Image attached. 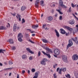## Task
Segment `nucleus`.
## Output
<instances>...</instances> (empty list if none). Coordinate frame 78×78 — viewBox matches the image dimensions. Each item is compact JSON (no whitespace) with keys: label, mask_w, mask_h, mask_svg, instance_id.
Returning a JSON list of instances; mask_svg holds the SVG:
<instances>
[{"label":"nucleus","mask_w":78,"mask_h":78,"mask_svg":"<svg viewBox=\"0 0 78 78\" xmlns=\"http://www.w3.org/2000/svg\"><path fill=\"white\" fill-rule=\"evenodd\" d=\"M59 5L58 6V9H60V10H61V6L62 8H67V6L63 4L64 3L63 2V1L62 0H59Z\"/></svg>","instance_id":"nucleus-1"},{"label":"nucleus","mask_w":78,"mask_h":78,"mask_svg":"<svg viewBox=\"0 0 78 78\" xmlns=\"http://www.w3.org/2000/svg\"><path fill=\"white\" fill-rule=\"evenodd\" d=\"M62 59L64 62H67V57L66 55H63L62 56Z\"/></svg>","instance_id":"nucleus-2"},{"label":"nucleus","mask_w":78,"mask_h":78,"mask_svg":"<svg viewBox=\"0 0 78 78\" xmlns=\"http://www.w3.org/2000/svg\"><path fill=\"white\" fill-rule=\"evenodd\" d=\"M73 45V42H72V41L71 40H69V44L67 46V49H68L70 47H71L72 45Z\"/></svg>","instance_id":"nucleus-3"},{"label":"nucleus","mask_w":78,"mask_h":78,"mask_svg":"<svg viewBox=\"0 0 78 78\" xmlns=\"http://www.w3.org/2000/svg\"><path fill=\"white\" fill-rule=\"evenodd\" d=\"M46 61H47V59L46 58H44L43 59V60L41 62V64L42 65H45V64H46L45 62H46Z\"/></svg>","instance_id":"nucleus-4"},{"label":"nucleus","mask_w":78,"mask_h":78,"mask_svg":"<svg viewBox=\"0 0 78 78\" xmlns=\"http://www.w3.org/2000/svg\"><path fill=\"white\" fill-rule=\"evenodd\" d=\"M59 51L58 49H56L54 51V53L56 55H59Z\"/></svg>","instance_id":"nucleus-5"},{"label":"nucleus","mask_w":78,"mask_h":78,"mask_svg":"<svg viewBox=\"0 0 78 78\" xmlns=\"http://www.w3.org/2000/svg\"><path fill=\"white\" fill-rule=\"evenodd\" d=\"M78 59V56L77 55H74L73 56V60H77Z\"/></svg>","instance_id":"nucleus-6"},{"label":"nucleus","mask_w":78,"mask_h":78,"mask_svg":"<svg viewBox=\"0 0 78 78\" xmlns=\"http://www.w3.org/2000/svg\"><path fill=\"white\" fill-rule=\"evenodd\" d=\"M65 28H66L67 30H69V31L70 32H72V30H73V29L72 28L67 26H65Z\"/></svg>","instance_id":"nucleus-7"},{"label":"nucleus","mask_w":78,"mask_h":78,"mask_svg":"<svg viewBox=\"0 0 78 78\" xmlns=\"http://www.w3.org/2000/svg\"><path fill=\"white\" fill-rule=\"evenodd\" d=\"M69 24H70V25H73L75 23V22L73 20H69Z\"/></svg>","instance_id":"nucleus-8"},{"label":"nucleus","mask_w":78,"mask_h":78,"mask_svg":"<svg viewBox=\"0 0 78 78\" xmlns=\"http://www.w3.org/2000/svg\"><path fill=\"white\" fill-rule=\"evenodd\" d=\"M44 49H45L46 50H47V51H48V52H49V51H50V52H51V53H53L51 49L49 48H44Z\"/></svg>","instance_id":"nucleus-9"},{"label":"nucleus","mask_w":78,"mask_h":78,"mask_svg":"<svg viewBox=\"0 0 78 78\" xmlns=\"http://www.w3.org/2000/svg\"><path fill=\"white\" fill-rule=\"evenodd\" d=\"M39 1H36L35 2V6L36 8H38L39 7Z\"/></svg>","instance_id":"nucleus-10"},{"label":"nucleus","mask_w":78,"mask_h":78,"mask_svg":"<svg viewBox=\"0 0 78 78\" xmlns=\"http://www.w3.org/2000/svg\"><path fill=\"white\" fill-rule=\"evenodd\" d=\"M60 30L61 31V34H66V32L64 30V29H61Z\"/></svg>","instance_id":"nucleus-11"},{"label":"nucleus","mask_w":78,"mask_h":78,"mask_svg":"<svg viewBox=\"0 0 78 78\" xmlns=\"http://www.w3.org/2000/svg\"><path fill=\"white\" fill-rule=\"evenodd\" d=\"M9 42L10 44H14V41L12 39H10L9 41Z\"/></svg>","instance_id":"nucleus-12"},{"label":"nucleus","mask_w":78,"mask_h":78,"mask_svg":"<svg viewBox=\"0 0 78 78\" xmlns=\"http://www.w3.org/2000/svg\"><path fill=\"white\" fill-rule=\"evenodd\" d=\"M16 28H17V24H15L13 26V31H16Z\"/></svg>","instance_id":"nucleus-13"},{"label":"nucleus","mask_w":78,"mask_h":78,"mask_svg":"<svg viewBox=\"0 0 78 78\" xmlns=\"http://www.w3.org/2000/svg\"><path fill=\"white\" fill-rule=\"evenodd\" d=\"M55 32L56 33V35L58 37H59V33H58V31L57 30H55Z\"/></svg>","instance_id":"nucleus-14"},{"label":"nucleus","mask_w":78,"mask_h":78,"mask_svg":"<svg viewBox=\"0 0 78 78\" xmlns=\"http://www.w3.org/2000/svg\"><path fill=\"white\" fill-rule=\"evenodd\" d=\"M40 2L41 6H44V1H40Z\"/></svg>","instance_id":"nucleus-15"},{"label":"nucleus","mask_w":78,"mask_h":78,"mask_svg":"<svg viewBox=\"0 0 78 78\" xmlns=\"http://www.w3.org/2000/svg\"><path fill=\"white\" fill-rule=\"evenodd\" d=\"M23 35L22 34V33H19L18 35V37L22 38L23 37Z\"/></svg>","instance_id":"nucleus-16"},{"label":"nucleus","mask_w":78,"mask_h":78,"mask_svg":"<svg viewBox=\"0 0 78 78\" xmlns=\"http://www.w3.org/2000/svg\"><path fill=\"white\" fill-rule=\"evenodd\" d=\"M32 27L34 29H36V28H38V27H39V26H38V25H33L32 26Z\"/></svg>","instance_id":"nucleus-17"},{"label":"nucleus","mask_w":78,"mask_h":78,"mask_svg":"<svg viewBox=\"0 0 78 78\" xmlns=\"http://www.w3.org/2000/svg\"><path fill=\"white\" fill-rule=\"evenodd\" d=\"M25 9H27V7L25 6H22L21 8V11H24Z\"/></svg>","instance_id":"nucleus-18"},{"label":"nucleus","mask_w":78,"mask_h":78,"mask_svg":"<svg viewBox=\"0 0 78 78\" xmlns=\"http://www.w3.org/2000/svg\"><path fill=\"white\" fill-rule=\"evenodd\" d=\"M48 20L51 21V20H53V18L51 16H49L48 18Z\"/></svg>","instance_id":"nucleus-19"},{"label":"nucleus","mask_w":78,"mask_h":78,"mask_svg":"<svg viewBox=\"0 0 78 78\" xmlns=\"http://www.w3.org/2000/svg\"><path fill=\"white\" fill-rule=\"evenodd\" d=\"M0 30H6V28L4 26H1L0 27Z\"/></svg>","instance_id":"nucleus-20"},{"label":"nucleus","mask_w":78,"mask_h":78,"mask_svg":"<svg viewBox=\"0 0 78 78\" xmlns=\"http://www.w3.org/2000/svg\"><path fill=\"white\" fill-rule=\"evenodd\" d=\"M72 39L73 41H74L75 42H76L77 41V38L76 37H75V38H72Z\"/></svg>","instance_id":"nucleus-21"},{"label":"nucleus","mask_w":78,"mask_h":78,"mask_svg":"<svg viewBox=\"0 0 78 78\" xmlns=\"http://www.w3.org/2000/svg\"><path fill=\"white\" fill-rule=\"evenodd\" d=\"M61 69H62V71L63 72H66V70H67V69L66 68H61Z\"/></svg>","instance_id":"nucleus-22"},{"label":"nucleus","mask_w":78,"mask_h":78,"mask_svg":"<svg viewBox=\"0 0 78 78\" xmlns=\"http://www.w3.org/2000/svg\"><path fill=\"white\" fill-rule=\"evenodd\" d=\"M23 59H26L27 58V55H23L22 56Z\"/></svg>","instance_id":"nucleus-23"},{"label":"nucleus","mask_w":78,"mask_h":78,"mask_svg":"<svg viewBox=\"0 0 78 78\" xmlns=\"http://www.w3.org/2000/svg\"><path fill=\"white\" fill-rule=\"evenodd\" d=\"M3 51H5V50L0 49V53H4V52H3Z\"/></svg>","instance_id":"nucleus-24"},{"label":"nucleus","mask_w":78,"mask_h":78,"mask_svg":"<svg viewBox=\"0 0 78 78\" xmlns=\"http://www.w3.org/2000/svg\"><path fill=\"white\" fill-rule=\"evenodd\" d=\"M25 36L27 38H28V37H29V34H28L25 33Z\"/></svg>","instance_id":"nucleus-25"},{"label":"nucleus","mask_w":78,"mask_h":78,"mask_svg":"<svg viewBox=\"0 0 78 78\" xmlns=\"http://www.w3.org/2000/svg\"><path fill=\"white\" fill-rule=\"evenodd\" d=\"M39 73V72H36L35 73V76H37V77L38 76V73Z\"/></svg>","instance_id":"nucleus-26"},{"label":"nucleus","mask_w":78,"mask_h":78,"mask_svg":"<svg viewBox=\"0 0 78 78\" xmlns=\"http://www.w3.org/2000/svg\"><path fill=\"white\" fill-rule=\"evenodd\" d=\"M76 27H77L76 28V30H75V33H76V32H77V31H78V24H77V25H76Z\"/></svg>","instance_id":"nucleus-27"},{"label":"nucleus","mask_w":78,"mask_h":78,"mask_svg":"<svg viewBox=\"0 0 78 78\" xmlns=\"http://www.w3.org/2000/svg\"><path fill=\"white\" fill-rule=\"evenodd\" d=\"M18 40L19 41H20V42H22L23 41V40L22 39V38L19 37L18 38Z\"/></svg>","instance_id":"nucleus-28"},{"label":"nucleus","mask_w":78,"mask_h":78,"mask_svg":"<svg viewBox=\"0 0 78 78\" xmlns=\"http://www.w3.org/2000/svg\"><path fill=\"white\" fill-rule=\"evenodd\" d=\"M46 26H47V25H46V24H43V26H42V28L44 29H45V27H46Z\"/></svg>","instance_id":"nucleus-29"},{"label":"nucleus","mask_w":78,"mask_h":78,"mask_svg":"<svg viewBox=\"0 0 78 78\" xmlns=\"http://www.w3.org/2000/svg\"><path fill=\"white\" fill-rule=\"evenodd\" d=\"M46 55L48 57V58H51V56H50V55L49 54H47Z\"/></svg>","instance_id":"nucleus-30"},{"label":"nucleus","mask_w":78,"mask_h":78,"mask_svg":"<svg viewBox=\"0 0 78 78\" xmlns=\"http://www.w3.org/2000/svg\"><path fill=\"white\" fill-rule=\"evenodd\" d=\"M9 65H12V64H13V63H12V61L11 60H10L9 62Z\"/></svg>","instance_id":"nucleus-31"},{"label":"nucleus","mask_w":78,"mask_h":78,"mask_svg":"<svg viewBox=\"0 0 78 78\" xmlns=\"http://www.w3.org/2000/svg\"><path fill=\"white\" fill-rule=\"evenodd\" d=\"M54 77V78H57V76H56V73H55L53 74Z\"/></svg>","instance_id":"nucleus-32"},{"label":"nucleus","mask_w":78,"mask_h":78,"mask_svg":"<svg viewBox=\"0 0 78 78\" xmlns=\"http://www.w3.org/2000/svg\"><path fill=\"white\" fill-rule=\"evenodd\" d=\"M62 69H61V68L59 70V72H58V73L59 74H61V73H62Z\"/></svg>","instance_id":"nucleus-33"},{"label":"nucleus","mask_w":78,"mask_h":78,"mask_svg":"<svg viewBox=\"0 0 78 78\" xmlns=\"http://www.w3.org/2000/svg\"><path fill=\"white\" fill-rule=\"evenodd\" d=\"M43 41L44 42V43H47L48 42L45 39H43Z\"/></svg>","instance_id":"nucleus-34"},{"label":"nucleus","mask_w":78,"mask_h":78,"mask_svg":"<svg viewBox=\"0 0 78 78\" xmlns=\"http://www.w3.org/2000/svg\"><path fill=\"white\" fill-rule=\"evenodd\" d=\"M12 50H15L16 49V47L13 46L12 47Z\"/></svg>","instance_id":"nucleus-35"},{"label":"nucleus","mask_w":78,"mask_h":78,"mask_svg":"<svg viewBox=\"0 0 78 78\" xmlns=\"http://www.w3.org/2000/svg\"><path fill=\"white\" fill-rule=\"evenodd\" d=\"M75 76L76 78H78V71H77V73L75 74Z\"/></svg>","instance_id":"nucleus-36"},{"label":"nucleus","mask_w":78,"mask_h":78,"mask_svg":"<svg viewBox=\"0 0 78 78\" xmlns=\"http://www.w3.org/2000/svg\"><path fill=\"white\" fill-rule=\"evenodd\" d=\"M26 50H27V51H29V52L31 50V49H30L29 48H27Z\"/></svg>","instance_id":"nucleus-37"},{"label":"nucleus","mask_w":78,"mask_h":78,"mask_svg":"<svg viewBox=\"0 0 78 78\" xmlns=\"http://www.w3.org/2000/svg\"><path fill=\"white\" fill-rule=\"evenodd\" d=\"M31 71L32 72H35V71H36V69L34 68H33L32 69Z\"/></svg>","instance_id":"nucleus-38"},{"label":"nucleus","mask_w":78,"mask_h":78,"mask_svg":"<svg viewBox=\"0 0 78 78\" xmlns=\"http://www.w3.org/2000/svg\"><path fill=\"white\" fill-rule=\"evenodd\" d=\"M66 77H67V78H70V76L69 74H67V75H66Z\"/></svg>","instance_id":"nucleus-39"},{"label":"nucleus","mask_w":78,"mask_h":78,"mask_svg":"<svg viewBox=\"0 0 78 78\" xmlns=\"http://www.w3.org/2000/svg\"><path fill=\"white\" fill-rule=\"evenodd\" d=\"M22 23H25V19H23L22 20Z\"/></svg>","instance_id":"nucleus-40"},{"label":"nucleus","mask_w":78,"mask_h":78,"mask_svg":"<svg viewBox=\"0 0 78 78\" xmlns=\"http://www.w3.org/2000/svg\"><path fill=\"white\" fill-rule=\"evenodd\" d=\"M62 16H60L59 17V19L60 20H62Z\"/></svg>","instance_id":"nucleus-41"},{"label":"nucleus","mask_w":78,"mask_h":78,"mask_svg":"<svg viewBox=\"0 0 78 78\" xmlns=\"http://www.w3.org/2000/svg\"><path fill=\"white\" fill-rule=\"evenodd\" d=\"M41 52H42V53H43L44 54V55H47V53H45L44 51H41Z\"/></svg>","instance_id":"nucleus-42"},{"label":"nucleus","mask_w":78,"mask_h":78,"mask_svg":"<svg viewBox=\"0 0 78 78\" xmlns=\"http://www.w3.org/2000/svg\"><path fill=\"white\" fill-rule=\"evenodd\" d=\"M29 42H31V43H32V44H34V42L31 41V40L30 39L29 40Z\"/></svg>","instance_id":"nucleus-43"},{"label":"nucleus","mask_w":78,"mask_h":78,"mask_svg":"<svg viewBox=\"0 0 78 78\" xmlns=\"http://www.w3.org/2000/svg\"><path fill=\"white\" fill-rule=\"evenodd\" d=\"M12 69V68H6V69H5L4 70H9V69Z\"/></svg>","instance_id":"nucleus-44"},{"label":"nucleus","mask_w":78,"mask_h":78,"mask_svg":"<svg viewBox=\"0 0 78 78\" xmlns=\"http://www.w3.org/2000/svg\"><path fill=\"white\" fill-rule=\"evenodd\" d=\"M71 9V7H70V8L69 9V12H70L71 11H72V9Z\"/></svg>","instance_id":"nucleus-45"},{"label":"nucleus","mask_w":78,"mask_h":78,"mask_svg":"<svg viewBox=\"0 0 78 78\" xmlns=\"http://www.w3.org/2000/svg\"><path fill=\"white\" fill-rule=\"evenodd\" d=\"M29 59H30V60H32L33 59V57L31 56H30L29 58Z\"/></svg>","instance_id":"nucleus-46"},{"label":"nucleus","mask_w":78,"mask_h":78,"mask_svg":"<svg viewBox=\"0 0 78 78\" xmlns=\"http://www.w3.org/2000/svg\"><path fill=\"white\" fill-rule=\"evenodd\" d=\"M41 51H39L38 53V56H40V55H41Z\"/></svg>","instance_id":"nucleus-47"},{"label":"nucleus","mask_w":78,"mask_h":78,"mask_svg":"<svg viewBox=\"0 0 78 78\" xmlns=\"http://www.w3.org/2000/svg\"><path fill=\"white\" fill-rule=\"evenodd\" d=\"M11 14H12V15L13 16H15L16 14V13H14V14H12V13H11Z\"/></svg>","instance_id":"nucleus-48"},{"label":"nucleus","mask_w":78,"mask_h":78,"mask_svg":"<svg viewBox=\"0 0 78 78\" xmlns=\"http://www.w3.org/2000/svg\"><path fill=\"white\" fill-rule=\"evenodd\" d=\"M29 52V53H31V54H34V52H33V51H31V50Z\"/></svg>","instance_id":"nucleus-49"},{"label":"nucleus","mask_w":78,"mask_h":78,"mask_svg":"<svg viewBox=\"0 0 78 78\" xmlns=\"http://www.w3.org/2000/svg\"><path fill=\"white\" fill-rule=\"evenodd\" d=\"M71 6H72V7H73V8H75V5H74V4H73L72 3Z\"/></svg>","instance_id":"nucleus-50"},{"label":"nucleus","mask_w":78,"mask_h":78,"mask_svg":"<svg viewBox=\"0 0 78 78\" xmlns=\"http://www.w3.org/2000/svg\"><path fill=\"white\" fill-rule=\"evenodd\" d=\"M51 7H55V5L53 4L52 5H51Z\"/></svg>","instance_id":"nucleus-51"},{"label":"nucleus","mask_w":78,"mask_h":78,"mask_svg":"<svg viewBox=\"0 0 78 78\" xmlns=\"http://www.w3.org/2000/svg\"><path fill=\"white\" fill-rule=\"evenodd\" d=\"M25 73V70H23L22 71V73Z\"/></svg>","instance_id":"nucleus-52"},{"label":"nucleus","mask_w":78,"mask_h":78,"mask_svg":"<svg viewBox=\"0 0 78 78\" xmlns=\"http://www.w3.org/2000/svg\"><path fill=\"white\" fill-rule=\"evenodd\" d=\"M59 13L60 14H63V13H62V12H59Z\"/></svg>","instance_id":"nucleus-53"},{"label":"nucleus","mask_w":78,"mask_h":78,"mask_svg":"<svg viewBox=\"0 0 78 78\" xmlns=\"http://www.w3.org/2000/svg\"><path fill=\"white\" fill-rule=\"evenodd\" d=\"M57 11H58V12H59L61 11H61V10L59 9L58 10V9L57 10Z\"/></svg>","instance_id":"nucleus-54"},{"label":"nucleus","mask_w":78,"mask_h":78,"mask_svg":"<svg viewBox=\"0 0 78 78\" xmlns=\"http://www.w3.org/2000/svg\"><path fill=\"white\" fill-rule=\"evenodd\" d=\"M59 68H58L57 69V72H58V71H59Z\"/></svg>","instance_id":"nucleus-55"},{"label":"nucleus","mask_w":78,"mask_h":78,"mask_svg":"<svg viewBox=\"0 0 78 78\" xmlns=\"http://www.w3.org/2000/svg\"><path fill=\"white\" fill-rule=\"evenodd\" d=\"M17 15L18 16L19 18H20V15H19V14H17Z\"/></svg>","instance_id":"nucleus-56"},{"label":"nucleus","mask_w":78,"mask_h":78,"mask_svg":"<svg viewBox=\"0 0 78 78\" xmlns=\"http://www.w3.org/2000/svg\"><path fill=\"white\" fill-rule=\"evenodd\" d=\"M17 78H19V75L18 74H17Z\"/></svg>","instance_id":"nucleus-57"},{"label":"nucleus","mask_w":78,"mask_h":78,"mask_svg":"<svg viewBox=\"0 0 78 78\" xmlns=\"http://www.w3.org/2000/svg\"><path fill=\"white\" fill-rule=\"evenodd\" d=\"M0 66H2L3 64H2V63H0Z\"/></svg>","instance_id":"nucleus-58"},{"label":"nucleus","mask_w":78,"mask_h":78,"mask_svg":"<svg viewBox=\"0 0 78 78\" xmlns=\"http://www.w3.org/2000/svg\"><path fill=\"white\" fill-rule=\"evenodd\" d=\"M32 36H35V34H34L32 35Z\"/></svg>","instance_id":"nucleus-59"},{"label":"nucleus","mask_w":78,"mask_h":78,"mask_svg":"<svg viewBox=\"0 0 78 78\" xmlns=\"http://www.w3.org/2000/svg\"><path fill=\"white\" fill-rule=\"evenodd\" d=\"M30 33H35L34 31H31V32H30Z\"/></svg>","instance_id":"nucleus-60"},{"label":"nucleus","mask_w":78,"mask_h":78,"mask_svg":"<svg viewBox=\"0 0 78 78\" xmlns=\"http://www.w3.org/2000/svg\"><path fill=\"white\" fill-rule=\"evenodd\" d=\"M75 18H76V19L78 21V18L77 17H76V16H75Z\"/></svg>","instance_id":"nucleus-61"},{"label":"nucleus","mask_w":78,"mask_h":78,"mask_svg":"<svg viewBox=\"0 0 78 78\" xmlns=\"http://www.w3.org/2000/svg\"><path fill=\"white\" fill-rule=\"evenodd\" d=\"M37 77L36 76H34L33 78H37Z\"/></svg>","instance_id":"nucleus-62"},{"label":"nucleus","mask_w":78,"mask_h":78,"mask_svg":"<svg viewBox=\"0 0 78 78\" xmlns=\"http://www.w3.org/2000/svg\"><path fill=\"white\" fill-rule=\"evenodd\" d=\"M19 28H20V27H17L16 28L17 30H19Z\"/></svg>","instance_id":"nucleus-63"},{"label":"nucleus","mask_w":78,"mask_h":78,"mask_svg":"<svg viewBox=\"0 0 78 78\" xmlns=\"http://www.w3.org/2000/svg\"><path fill=\"white\" fill-rule=\"evenodd\" d=\"M19 21H21V18H19Z\"/></svg>","instance_id":"nucleus-64"}]
</instances>
